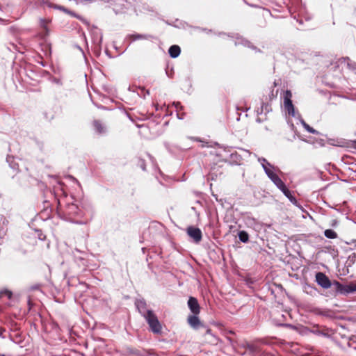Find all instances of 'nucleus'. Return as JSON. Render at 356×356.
<instances>
[{
  "instance_id": "nucleus-34",
  "label": "nucleus",
  "mask_w": 356,
  "mask_h": 356,
  "mask_svg": "<svg viewBox=\"0 0 356 356\" xmlns=\"http://www.w3.org/2000/svg\"><path fill=\"white\" fill-rule=\"evenodd\" d=\"M355 148H356V142H355Z\"/></svg>"
},
{
  "instance_id": "nucleus-30",
  "label": "nucleus",
  "mask_w": 356,
  "mask_h": 356,
  "mask_svg": "<svg viewBox=\"0 0 356 356\" xmlns=\"http://www.w3.org/2000/svg\"><path fill=\"white\" fill-rule=\"evenodd\" d=\"M39 238L41 239V240H44V236L42 238V236H39Z\"/></svg>"
},
{
  "instance_id": "nucleus-9",
  "label": "nucleus",
  "mask_w": 356,
  "mask_h": 356,
  "mask_svg": "<svg viewBox=\"0 0 356 356\" xmlns=\"http://www.w3.org/2000/svg\"><path fill=\"white\" fill-rule=\"evenodd\" d=\"M79 207L74 204H67L65 210V214L69 217L79 215Z\"/></svg>"
},
{
  "instance_id": "nucleus-28",
  "label": "nucleus",
  "mask_w": 356,
  "mask_h": 356,
  "mask_svg": "<svg viewBox=\"0 0 356 356\" xmlns=\"http://www.w3.org/2000/svg\"><path fill=\"white\" fill-rule=\"evenodd\" d=\"M5 332L4 329H0V337L4 338V336L3 335V333Z\"/></svg>"
},
{
  "instance_id": "nucleus-32",
  "label": "nucleus",
  "mask_w": 356,
  "mask_h": 356,
  "mask_svg": "<svg viewBox=\"0 0 356 356\" xmlns=\"http://www.w3.org/2000/svg\"><path fill=\"white\" fill-rule=\"evenodd\" d=\"M353 244H354V245L356 247V240H354V241H353Z\"/></svg>"
},
{
  "instance_id": "nucleus-26",
  "label": "nucleus",
  "mask_w": 356,
  "mask_h": 356,
  "mask_svg": "<svg viewBox=\"0 0 356 356\" xmlns=\"http://www.w3.org/2000/svg\"><path fill=\"white\" fill-rule=\"evenodd\" d=\"M280 190L284 193V195H287V194L289 193L290 192V191L286 188V186H284V188H282Z\"/></svg>"
},
{
  "instance_id": "nucleus-17",
  "label": "nucleus",
  "mask_w": 356,
  "mask_h": 356,
  "mask_svg": "<svg viewBox=\"0 0 356 356\" xmlns=\"http://www.w3.org/2000/svg\"><path fill=\"white\" fill-rule=\"evenodd\" d=\"M301 124L304 127V128L309 133L313 134H318V131L311 127L309 124H307L303 120H300Z\"/></svg>"
},
{
  "instance_id": "nucleus-8",
  "label": "nucleus",
  "mask_w": 356,
  "mask_h": 356,
  "mask_svg": "<svg viewBox=\"0 0 356 356\" xmlns=\"http://www.w3.org/2000/svg\"><path fill=\"white\" fill-rule=\"evenodd\" d=\"M153 37L151 35L139 33L129 34L127 36V38L129 40L130 42H132L138 40H150Z\"/></svg>"
},
{
  "instance_id": "nucleus-27",
  "label": "nucleus",
  "mask_w": 356,
  "mask_h": 356,
  "mask_svg": "<svg viewBox=\"0 0 356 356\" xmlns=\"http://www.w3.org/2000/svg\"><path fill=\"white\" fill-rule=\"evenodd\" d=\"M173 104L175 105L177 111L179 109H182V106L181 105L180 102H174Z\"/></svg>"
},
{
  "instance_id": "nucleus-4",
  "label": "nucleus",
  "mask_w": 356,
  "mask_h": 356,
  "mask_svg": "<svg viewBox=\"0 0 356 356\" xmlns=\"http://www.w3.org/2000/svg\"><path fill=\"white\" fill-rule=\"evenodd\" d=\"M316 281L323 289H329L331 286L330 280L323 273L319 272L316 274Z\"/></svg>"
},
{
  "instance_id": "nucleus-22",
  "label": "nucleus",
  "mask_w": 356,
  "mask_h": 356,
  "mask_svg": "<svg viewBox=\"0 0 356 356\" xmlns=\"http://www.w3.org/2000/svg\"><path fill=\"white\" fill-rule=\"evenodd\" d=\"M258 161L261 163V166L264 165L271 166V164L264 158H258Z\"/></svg>"
},
{
  "instance_id": "nucleus-12",
  "label": "nucleus",
  "mask_w": 356,
  "mask_h": 356,
  "mask_svg": "<svg viewBox=\"0 0 356 356\" xmlns=\"http://www.w3.org/2000/svg\"><path fill=\"white\" fill-rule=\"evenodd\" d=\"M242 347L248 350L250 353L254 354L260 351L259 347L256 343H250L247 341L242 344Z\"/></svg>"
},
{
  "instance_id": "nucleus-20",
  "label": "nucleus",
  "mask_w": 356,
  "mask_h": 356,
  "mask_svg": "<svg viewBox=\"0 0 356 356\" xmlns=\"http://www.w3.org/2000/svg\"><path fill=\"white\" fill-rule=\"evenodd\" d=\"M6 160H7V162L9 163L11 168H13V170H17L18 165H17V163L14 162V161H13L14 159L13 157L8 156Z\"/></svg>"
},
{
  "instance_id": "nucleus-1",
  "label": "nucleus",
  "mask_w": 356,
  "mask_h": 356,
  "mask_svg": "<svg viewBox=\"0 0 356 356\" xmlns=\"http://www.w3.org/2000/svg\"><path fill=\"white\" fill-rule=\"evenodd\" d=\"M143 317L146 320L152 332L156 334H159L161 332V325L158 320L156 315L152 310L148 312L147 314L143 316Z\"/></svg>"
},
{
  "instance_id": "nucleus-2",
  "label": "nucleus",
  "mask_w": 356,
  "mask_h": 356,
  "mask_svg": "<svg viewBox=\"0 0 356 356\" xmlns=\"http://www.w3.org/2000/svg\"><path fill=\"white\" fill-rule=\"evenodd\" d=\"M334 284L337 286V291L343 295H348L356 291V282H351L348 284H342L339 282H335Z\"/></svg>"
},
{
  "instance_id": "nucleus-3",
  "label": "nucleus",
  "mask_w": 356,
  "mask_h": 356,
  "mask_svg": "<svg viewBox=\"0 0 356 356\" xmlns=\"http://www.w3.org/2000/svg\"><path fill=\"white\" fill-rule=\"evenodd\" d=\"M292 94L290 90H286L284 97V105L289 115L295 117V109L291 101Z\"/></svg>"
},
{
  "instance_id": "nucleus-13",
  "label": "nucleus",
  "mask_w": 356,
  "mask_h": 356,
  "mask_svg": "<svg viewBox=\"0 0 356 356\" xmlns=\"http://www.w3.org/2000/svg\"><path fill=\"white\" fill-rule=\"evenodd\" d=\"M181 52V49L178 45H172L168 50L170 56L175 58L179 56Z\"/></svg>"
},
{
  "instance_id": "nucleus-7",
  "label": "nucleus",
  "mask_w": 356,
  "mask_h": 356,
  "mask_svg": "<svg viewBox=\"0 0 356 356\" xmlns=\"http://www.w3.org/2000/svg\"><path fill=\"white\" fill-rule=\"evenodd\" d=\"M136 307L139 312V313L143 316L146 314H147L148 312L152 311L151 309H147V304L145 300H137L136 302Z\"/></svg>"
},
{
  "instance_id": "nucleus-19",
  "label": "nucleus",
  "mask_w": 356,
  "mask_h": 356,
  "mask_svg": "<svg viewBox=\"0 0 356 356\" xmlns=\"http://www.w3.org/2000/svg\"><path fill=\"white\" fill-rule=\"evenodd\" d=\"M235 44L237 45V44H243L245 47H253L251 44H250V42L243 38H237V40L235 42Z\"/></svg>"
},
{
  "instance_id": "nucleus-6",
  "label": "nucleus",
  "mask_w": 356,
  "mask_h": 356,
  "mask_svg": "<svg viewBox=\"0 0 356 356\" xmlns=\"http://www.w3.org/2000/svg\"><path fill=\"white\" fill-rule=\"evenodd\" d=\"M188 306L193 314H199L200 312V305L194 297H190L188 300Z\"/></svg>"
},
{
  "instance_id": "nucleus-5",
  "label": "nucleus",
  "mask_w": 356,
  "mask_h": 356,
  "mask_svg": "<svg viewBox=\"0 0 356 356\" xmlns=\"http://www.w3.org/2000/svg\"><path fill=\"white\" fill-rule=\"evenodd\" d=\"M188 235L193 239L195 243H199L202 240V234L201 230L193 226L187 228Z\"/></svg>"
},
{
  "instance_id": "nucleus-11",
  "label": "nucleus",
  "mask_w": 356,
  "mask_h": 356,
  "mask_svg": "<svg viewBox=\"0 0 356 356\" xmlns=\"http://www.w3.org/2000/svg\"><path fill=\"white\" fill-rule=\"evenodd\" d=\"M197 315L193 314L188 317V323L194 329L198 328L201 323Z\"/></svg>"
},
{
  "instance_id": "nucleus-31",
  "label": "nucleus",
  "mask_w": 356,
  "mask_h": 356,
  "mask_svg": "<svg viewBox=\"0 0 356 356\" xmlns=\"http://www.w3.org/2000/svg\"><path fill=\"white\" fill-rule=\"evenodd\" d=\"M39 238L41 239V240H44V236L42 238V236H39Z\"/></svg>"
},
{
  "instance_id": "nucleus-15",
  "label": "nucleus",
  "mask_w": 356,
  "mask_h": 356,
  "mask_svg": "<svg viewBox=\"0 0 356 356\" xmlns=\"http://www.w3.org/2000/svg\"><path fill=\"white\" fill-rule=\"evenodd\" d=\"M324 235L326 238L330 239H334L337 238V232L330 229L325 230Z\"/></svg>"
},
{
  "instance_id": "nucleus-16",
  "label": "nucleus",
  "mask_w": 356,
  "mask_h": 356,
  "mask_svg": "<svg viewBox=\"0 0 356 356\" xmlns=\"http://www.w3.org/2000/svg\"><path fill=\"white\" fill-rule=\"evenodd\" d=\"M238 235L241 242L247 243L249 241V235L245 231H240Z\"/></svg>"
},
{
  "instance_id": "nucleus-10",
  "label": "nucleus",
  "mask_w": 356,
  "mask_h": 356,
  "mask_svg": "<svg viewBox=\"0 0 356 356\" xmlns=\"http://www.w3.org/2000/svg\"><path fill=\"white\" fill-rule=\"evenodd\" d=\"M268 178L273 182V184L279 188L281 189L285 186L282 180L277 175L275 172L270 173Z\"/></svg>"
},
{
  "instance_id": "nucleus-29",
  "label": "nucleus",
  "mask_w": 356,
  "mask_h": 356,
  "mask_svg": "<svg viewBox=\"0 0 356 356\" xmlns=\"http://www.w3.org/2000/svg\"><path fill=\"white\" fill-rule=\"evenodd\" d=\"M337 224V222L336 220H333V222L332 224V226H334Z\"/></svg>"
},
{
  "instance_id": "nucleus-25",
  "label": "nucleus",
  "mask_w": 356,
  "mask_h": 356,
  "mask_svg": "<svg viewBox=\"0 0 356 356\" xmlns=\"http://www.w3.org/2000/svg\"><path fill=\"white\" fill-rule=\"evenodd\" d=\"M47 21L45 19H40L41 26L47 31Z\"/></svg>"
},
{
  "instance_id": "nucleus-24",
  "label": "nucleus",
  "mask_w": 356,
  "mask_h": 356,
  "mask_svg": "<svg viewBox=\"0 0 356 356\" xmlns=\"http://www.w3.org/2000/svg\"><path fill=\"white\" fill-rule=\"evenodd\" d=\"M3 295H6L8 298H10L12 296V293L7 290L0 291V297L3 296Z\"/></svg>"
},
{
  "instance_id": "nucleus-14",
  "label": "nucleus",
  "mask_w": 356,
  "mask_h": 356,
  "mask_svg": "<svg viewBox=\"0 0 356 356\" xmlns=\"http://www.w3.org/2000/svg\"><path fill=\"white\" fill-rule=\"evenodd\" d=\"M93 125L95 127V131L98 134H104L106 131V127L99 120H95L93 122Z\"/></svg>"
},
{
  "instance_id": "nucleus-23",
  "label": "nucleus",
  "mask_w": 356,
  "mask_h": 356,
  "mask_svg": "<svg viewBox=\"0 0 356 356\" xmlns=\"http://www.w3.org/2000/svg\"><path fill=\"white\" fill-rule=\"evenodd\" d=\"M138 165L141 168V169L143 170H146V165H145V160L140 159L138 160Z\"/></svg>"
},
{
  "instance_id": "nucleus-21",
  "label": "nucleus",
  "mask_w": 356,
  "mask_h": 356,
  "mask_svg": "<svg viewBox=\"0 0 356 356\" xmlns=\"http://www.w3.org/2000/svg\"><path fill=\"white\" fill-rule=\"evenodd\" d=\"M289 201L293 203L296 204L297 202L296 197L292 195L291 192L290 191L289 193L287 194V195H285Z\"/></svg>"
},
{
  "instance_id": "nucleus-33",
  "label": "nucleus",
  "mask_w": 356,
  "mask_h": 356,
  "mask_svg": "<svg viewBox=\"0 0 356 356\" xmlns=\"http://www.w3.org/2000/svg\"><path fill=\"white\" fill-rule=\"evenodd\" d=\"M284 326H286V327H291V325H289V324H284Z\"/></svg>"
},
{
  "instance_id": "nucleus-18",
  "label": "nucleus",
  "mask_w": 356,
  "mask_h": 356,
  "mask_svg": "<svg viewBox=\"0 0 356 356\" xmlns=\"http://www.w3.org/2000/svg\"><path fill=\"white\" fill-rule=\"evenodd\" d=\"M262 168L268 177L270 173H274L277 170L276 168L273 165H271V166H269L268 165H264L262 166Z\"/></svg>"
}]
</instances>
